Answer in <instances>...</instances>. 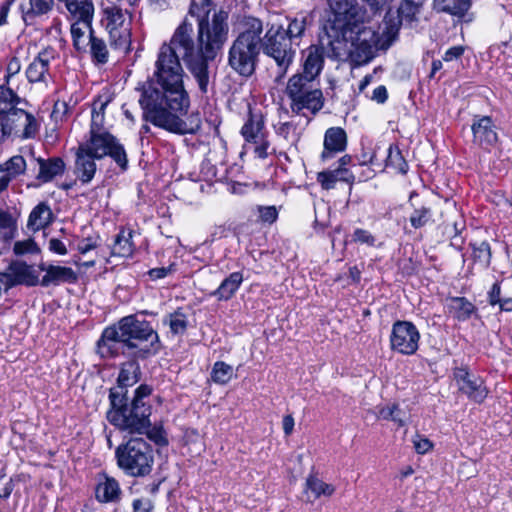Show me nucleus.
I'll return each instance as SVG.
<instances>
[{"mask_svg":"<svg viewBox=\"0 0 512 512\" xmlns=\"http://www.w3.org/2000/svg\"><path fill=\"white\" fill-rule=\"evenodd\" d=\"M212 4V0H191L188 14L198 20L196 39L192 23L185 18L169 42L161 45L155 71L142 88L139 104L143 118L173 133L194 134L201 127L198 115L190 116L189 122L178 115L186 112L190 104L180 60L200 92L206 94L210 85V64L228 39V13L219 10L209 20Z\"/></svg>","mask_w":512,"mask_h":512,"instance_id":"f257e3e1","label":"nucleus"},{"mask_svg":"<svg viewBox=\"0 0 512 512\" xmlns=\"http://www.w3.org/2000/svg\"><path fill=\"white\" fill-rule=\"evenodd\" d=\"M159 350L158 334L149 322L130 315L123 317L117 325L104 329L97 342V352L103 358L120 353L136 359H146Z\"/></svg>","mask_w":512,"mask_h":512,"instance_id":"f03ea898","label":"nucleus"},{"mask_svg":"<svg viewBox=\"0 0 512 512\" xmlns=\"http://www.w3.org/2000/svg\"><path fill=\"white\" fill-rule=\"evenodd\" d=\"M150 394V387L141 385L129 401L125 393L110 390L111 409L107 413L110 423L129 433H147L151 426V406L144 399Z\"/></svg>","mask_w":512,"mask_h":512,"instance_id":"7ed1b4c3","label":"nucleus"},{"mask_svg":"<svg viewBox=\"0 0 512 512\" xmlns=\"http://www.w3.org/2000/svg\"><path fill=\"white\" fill-rule=\"evenodd\" d=\"M263 23L253 16L241 21V31L228 52V65L239 75L250 77L256 69L261 51Z\"/></svg>","mask_w":512,"mask_h":512,"instance_id":"20e7f679","label":"nucleus"},{"mask_svg":"<svg viewBox=\"0 0 512 512\" xmlns=\"http://www.w3.org/2000/svg\"><path fill=\"white\" fill-rule=\"evenodd\" d=\"M19 97L8 87L0 86V142L14 136L21 139L34 138L39 123L31 113L16 108Z\"/></svg>","mask_w":512,"mask_h":512,"instance_id":"39448f33","label":"nucleus"},{"mask_svg":"<svg viewBox=\"0 0 512 512\" xmlns=\"http://www.w3.org/2000/svg\"><path fill=\"white\" fill-rule=\"evenodd\" d=\"M118 466L129 476L144 477L150 474L154 464L152 446L141 437L128 440L116 449Z\"/></svg>","mask_w":512,"mask_h":512,"instance_id":"423d86ee","label":"nucleus"},{"mask_svg":"<svg viewBox=\"0 0 512 512\" xmlns=\"http://www.w3.org/2000/svg\"><path fill=\"white\" fill-rule=\"evenodd\" d=\"M315 81L298 74L289 78L285 93L290 100V109L293 113L305 115L304 110H307L315 115L322 109L324 97Z\"/></svg>","mask_w":512,"mask_h":512,"instance_id":"0eeeda50","label":"nucleus"},{"mask_svg":"<svg viewBox=\"0 0 512 512\" xmlns=\"http://www.w3.org/2000/svg\"><path fill=\"white\" fill-rule=\"evenodd\" d=\"M261 49L277 66L276 82L286 75L296 55V46L284 34L283 25H271L262 36Z\"/></svg>","mask_w":512,"mask_h":512,"instance_id":"6e6552de","label":"nucleus"},{"mask_svg":"<svg viewBox=\"0 0 512 512\" xmlns=\"http://www.w3.org/2000/svg\"><path fill=\"white\" fill-rule=\"evenodd\" d=\"M129 18L128 11L115 4L103 8V22L116 47L126 49L129 44Z\"/></svg>","mask_w":512,"mask_h":512,"instance_id":"1a4fd4ad","label":"nucleus"},{"mask_svg":"<svg viewBox=\"0 0 512 512\" xmlns=\"http://www.w3.org/2000/svg\"><path fill=\"white\" fill-rule=\"evenodd\" d=\"M420 334L415 325L408 321L393 324L390 336L391 348L404 355H412L418 349Z\"/></svg>","mask_w":512,"mask_h":512,"instance_id":"9d476101","label":"nucleus"},{"mask_svg":"<svg viewBox=\"0 0 512 512\" xmlns=\"http://www.w3.org/2000/svg\"><path fill=\"white\" fill-rule=\"evenodd\" d=\"M376 37L371 30H361L352 41L350 57L357 65L368 63L375 55Z\"/></svg>","mask_w":512,"mask_h":512,"instance_id":"9b49d317","label":"nucleus"},{"mask_svg":"<svg viewBox=\"0 0 512 512\" xmlns=\"http://www.w3.org/2000/svg\"><path fill=\"white\" fill-rule=\"evenodd\" d=\"M325 62V48L323 43L312 44L301 52L302 72L298 75L317 79L321 74Z\"/></svg>","mask_w":512,"mask_h":512,"instance_id":"f8f14e48","label":"nucleus"},{"mask_svg":"<svg viewBox=\"0 0 512 512\" xmlns=\"http://www.w3.org/2000/svg\"><path fill=\"white\" fill-rule=\"evenodd\" d=\"M454 377L460 391L465 393L470 399L475 402H482L487 396V390L483 386V381L471 375L464 368H457L454 371Z\"/></svg>","mask_w":512,"mask_h":512,"instance_id":"ddd939ff","label":"nucleus"},{"mask_svg":"<svg viewBox=\"0 0 512 512\" xmlns=\"http://www.w3.org/2000/svg\"><path fill=\"white\" fill-rule=\"evenodd\" d=\"M422 5V1L402 0L398 7V20L390 19L391 16L388 13L385 16L387 34H396L402 21H406L407 23L417 21V16L421 11Z\"/></svg>","mask_w":512,"mask_h":512,"instance_id":"4468645a","label":"nucleus"},{"mask_svg":"<svg viewBox=\"0 0 512 512\" xmlns=\"http://www.w3.org/2000/svg\"><path fill=\"white\" fill-rule=\"evenodd\" d=\"M335 21L341 26L356 23L361 20L360 7L357 0H327Z\"/></svg>","mask_w":512,"mask_h":512,"instance_id":"2eb2a0df","label":"nucleus"},{"mask_svg":"<svg viewBox=\"0 0 512 512\" xmlns=\"http://www.w3.org/2000/svg\"><path fill=\"white\" fill-rule=\"evenodd\" d=\"M471 129L473 133V141L480 147L487 149L498 141L496 126L488 116H482L475 119Z\"/></svg>","mask_w":512,"mask_h":512,"instance_id":"dca6fc26","label":"nucleus"},{"mask_svg":"<svg viewBox=\"0 0 512 512\" xmlns=\"http://www.w3.org/2000/svg\"><path fill=\"white\" fill-rule=\"evenodd\" d=\"M4 273L6 274L9 288L19 284L35 286L39 283L36 271L32 266L27 265L25 262H12L9 265L7 272Z\"/></svg>","mask_w":512,"mask_h":512,"instance_id":"f3484780","label":"nucleus"},{"mask_svg":"<svg viewBox=\"0 0 512 512\" xmlns=\"http://www.w3.org/2000/svg\"><path fill=\"white\" fill-rule=\"evenodd\" d=\"M52 58L53 56L51 51H41L26 69L28 81L31 83H47L50 78L49 65Z\"/></svg>","mask_w":512,"mask_h":512,"instance_id":"a211bd4d","label":"nucleus"},{"mask_svg":"<svg viewBox=\"0 0 512 512\" xmlns=\"http://www.w3.org/2000/svg\"><path fill=\"white\" fill-rule=\"evenodd\" d=\"M347 146V135L340 127L327 129L324 136V149L321 154L323 161L328 160L336 153L343 152Z\"/></svg>","mask_w":512,"mask_h":512,"instance_id":"6ab92c4d","label":"nucleus"},{"mask_svg":"<svg viewBox=\"0 0 512 512\" xmlns=\"http://www.w3.org/2000/svg\"><path fill=\"white\" fill-rule=\"evenodd\" d=\"M39 268L46 272L40 281V284L44 287L77 281V275L70 267L41 264Z\"/></svg>","mask_w":512,"mask_h":512,"instance_id":"aec40b11","label":"nucleus"},{"mask_svg":"<svg viewBox=\"0 0 512 512\" xmlns=\"http://www.w3.org/2000/svg\"><path fill=\"white\" fill-rule=\"evenodd\" d=\"M95 496L101 503L119 501L121 497V489L118 481L106 474L100 475L95 488Z\"/></svg>","mask_w":512,"mask_h":512,"instance_id":"412c9836","label":"nucleus"},{"mask_svg":"<svg viewBox=\"0 0 512 512\" xmlns=\"http://www.w3.org/2000/svg\"><path fill=\"white\" fill-rule=\"evenodd\" d=\"M27 168V160L23 154L14 155L7 160L1 171L3 174L0 176V192L5 190L12 179L24 174Z\"/></svg>","mask_w":512,"mask_h":512,"instance_id":"4be33fe9","label":"nucleus"},{"mask_svg":"<svg viewBox=\"0 0 512 512\" xmlns=\"http://www.w3.org/2000/svg\"><path fill=\"white\" fill-rule=\"evenodd\" d=\"M115 141V137L108 132L94 133L91 134L90 140L80 147L96 159H101L107 155V151H109Z\"/></svg>","mask_w":512,"mask_h":512,"instance_id":"5701e85b","label":"nucleus"},{"mask_svg":"<svg viewBox=\"0 0 512 512\" xmlns=\"http://www.w3.org/2000/svg\"><path fill=\"white\" fill-rule=\"evenodd\" d=\"M96 159L93 155L79 147L76 153L75 174L83 183H89L96 172Z\"/></svg>","mask_w":512,"mask_h":512,"instance_id":"b1692460","label":"nucleus"},{"mask_svg":"<svg viewBox=\"0 0 512 512\" xmlns=\"http://www.w3.org/2000/svg\"><path fill=\"white\" fill-rule=\"evenodd\" d=\"M64 3L67 12L76 21L92 22L94 4L92 0H58Z\"/></svg>","mask_w":512,"mask_h":512,"instance_id":"393cba45","label":"nucleus"},{"mask_svg":"<svg viewBox=\"0 0 512 512\" xmlns=\"http://www.w3.org/2000/svg\"><path fill=\"white\" fill-rule=\"evenodd\" d=\"M140 366L136 360H131L122 364L119 376L117 379V386L111 390H118L120 393L127 395V387L133 386L139 381Z\"/></svg>","mask_w":512,"mask_h":512,"instance_id":"a878e982","label":"nucleus"},{"mask_svg":"<svg viewBox=\"0 0 512 512\" xmlns=\"http://www.w3.org/2000/svg\"><path fill=\"white\" fill-rule=\"evenodd\" d=\"M317 181L325 190L333 189L338 181L352 183L354 175L346 168L337 167L334 170L322 171L317 174Z\"/></svg>","mask_w":512,"mask_h":512,"instance_id":"bb28decb","label":"nucleus"},{"mask_svg":"<svg viewBox=\"0 0 512 512\" xmlns=\"http://www.w3.org/2000/svg\"><path fill=\"white\" fill-rule=\"evenodd\" d=\"M39 165V173L37 179L42 182H49L55 176L61 175L65 169L64 161L59 157L50 158L48 160L36 159Z\"/></svg>","mask_w":512,"mask_h":512,"instance_id":"cd10ccee","label":"nucleus"},{"mask_svg":"<svg viewBox=\"0 0 512 512\" xmlns=\"http://www.w3.org/2000/svg\"><path fill=\"white\" fill-rule=\"evenodd\" d=\"M52 220L51 208L47 203L41 202L31 211L27 226L30 230L38 231L48 226Z\"/></svg>","mask_w":512,"mask_h":512,"instance_id":"c85d7f7f","label":"nucleus"},{"mask_svg":"<svg viewBox=\"0 0 512 512\" xmlns=\"http://www.w3.org/2000/svg\"><path fill=\"white\" fill-rule=\"evenodd\" d=\"M287 20L288 25L286 28L284 27V34L287 36L289 41L298 47L309 25L308 17L301 15L293 18H287Z\"/></svg>","mask_w":512,"mask_h":512,"instance_id":"c756f323","label":"nucleus"},{"mask_svg":"<svg viewBox=\"0 0 512 512\" xmlns=\"http://www.w3.org/2000/svg\"><path fill=\"white\" fill-rule=\"evenodd\" d=\"M241 134L246 141L258 143L264 139V121L262 116L250 114L249 119L241 129Z\"/></svg>","mask_w":512,"mask_h":512,"instance_id":"7c9ffc66","label":"nucleus"},{"mask_svg":"<svg viewBox=\"0 0 512 512\" xmlns=\"http://www.w3.org/2000/svg\"><path fill=\"white\" fill-rule=\"evenodd\" d=\"M242 281V274L240 272H233L222 281L218 289L212 292V295L218 300H229L235 294Z\"/></svg>","mask_w":512,"mask_h":512,"instance_id":"2f4dec72","label":"nucleus"},{"mask_svg":"<svg viewBox=\"0 0 512 512\" xmlns=\"http://www.w3.org/2000/svg\"><path fill=\"white\" fill-rule=\"evenodd\" d=\"M70 30L75 49L79 52L86 51L89 42V35L87 36L86 32H93L91 22L75 21Z\"/></svg>","mask_w":512,"mask_h":512,"instance_id":"473e14b6","label":"nucleus"},{"mask_svg":"<svg viewBox=\"0 0 512 512\" xmlns=\"http://www.w3.org/2000/svg\"><path fill=\"white\" fill-rule=\"evenodd\" d=\"M470 7V0H433V9L453 16H463Z\"/></svg>","mask_w":512,"mask_h":512,"instance_id":"72a5a7b5","label":"nucleus"},{"mask_svg":"<svg viewBox=\"0 0 512 512\" xmlns=\"http://www.w3.org/2000/svg\"><path fill=\"white\" fill-rule=\"evenodd\" d=\"M447 307L449 312L460 321L467 320L475 311V306L464 297L451 298Z\"/></svg>","mask_w":512,"mask_h":512,"instance_id":"f704fd0d","label":"nucleus"},{"mask_svg":"<svg viewBox=\"0 0 512 512\" xmlns=\"http://www.w3.org/2000/svg\"><path fill=\"white\" fill-rule=\"evenodd\" d=\"M90 54L92 60L97 64H105L108 62L109 52L105 41L94 35L93 32L89 34Z\"/></svg>","mask_w":512,"mask_h":512,"instance_id":"c9c22d12","label":"nucleus"},{"mask_svg":"<svg viewBox=\"0 0 512 512\" xmlns=\"http://www.w3.org/2000/svg\"><path fill=\"white\" fill-rule=\"evenodd\" d=\"M55 0H29V7L23 11L25 21L32 20L36 16L45 15L50 12L54 6Z\"/></svg>","mask_w":512,"mask_h":512,"instance_id":"e433bc0d","label":"nucleus"},{"mask_svg":"<svg viewBox=\"0 0 512 512\" xmlns=\"http://www.w3.org/2000/svg\"><path fill=\"white\" fill-rule=\"evenodd\" d=\"M306 491H310L314 499H317L321 496L330 497L335 492V487L331 484L325 483L321 479L310 475L306 479Z\"/></svg>","mask_w":512,"mask_h":512,"instance_id":"4c0bfd02","label":"nucleus"},{"mask_svg":"<svg viewBox=\"0 0 512 512\" xmlns=\"http://www.w3.org/2000/svg\"><path fill=\"white\" fill-rule=\"evenodd\" d=\"M131 237V231L125 232L122 230L115 238L114 245L112 247V254L121 257L130 256L133 251V245L130 241Z\"/></svg>","mask_w":512,"mask_h":512,"instance_id":"58836bf2","label":"nucleus"},{"mask_svg":"<svg viewBox=\"0 0 512 512\" xmlns=\"http://www.w3.org/2000/svg\"><path fill=\"white\" fill-rule=\"evenodd\" d=\"M183 441L192 454L199 455L204 451V441L200 433L195 429H187L183 436Z\"/></svg>","mask_w":512,"mask_h":512,"instance_id":"ea45409f","label":"nucleus"},{"mask_svg":"<svg viewBox=\"0 0 512 512\" xmlns=\"http://www.w3.org/2000/svg\"><path fill=\"white\" fill-rule=\"evenodd\" d=\"M386 165L393 167L398 172L406 174L408 171V164L402 156L398 147L390 146L388 149V155L386 159Z\"/></svg>","mask_w":512,"mask_h":512,"instance_id":"a19ab883","label":"nucleus"},{"mask_svg":"<svg viewBox=\"0 0 512 512\" xmlns=\"http://www.w3.org/2000/svg\"><path fill=\"white\" fill-rule=\"evenodd\" d=\"M473 259L479 262L483 267H488L491 261L490 245L486 241L472 244Z\"/></svg>","mask_w":512,"mask_h":512,"instance_id":"79ce46f5","label":"nucleus"},{"mask_svg":"<svg viewBox=\"0 0 512 512\" xmlns=\"http://www.w3.org/2000/svg\"><path fill=\"white\" fill-rule=\"evenodd\" d=\"M379 416L397 423L398 426H404L408 419L406 413L400 410L397 405L383 407L379 411Z\"/></svg>","mask_w":512,"mask_h":512,"instance_id":"37998d69","label":"nucleus"},{"mask_svg":"<svg viewBox=\"0 0 512 512\" xmlns=\"http://www.w3.org/2000/svg\"><path fill=\"white\" fill-rule=\"evenodd\" d=\"M232 376V367L224 362H216L212 370V380L215 383L225 384Z\"/></svg>","mask_w":512,"mask_h":512,"instance_id":"c03bdc74","label":"nucleus"},{"mask_svg":"<svg viewBox=\"0 0 512 512\" xmlns=\"http://www.w3.org/2000/svg\"><path fill=\"white\" fill-rule=\"evenodd\" d=\"M108 102H103L100 104L99 108H97V104H94L92 111V121H91V130L90 134L103 132V123H104V109L107 106Z\"/></svg>","mask_w":512,"mask_h":512,"instance_id":"a18cd8bd","label":"nucleus"},{"mask_svg":"<svg viewBox=\"0 0 512 512\" xmlns=\"http://www.w3.org/2000/svg\"><path fill=\"white\" fill-rule=\"evenodd\" d=\"M107 155H109L122 170L127 168L128 159L126 152L121 144L115 141V143L110 147L109 151H107Z\"/></svg>","mask_w":512,"mask_h":512,"instance_id":"49530a36","label":"nucleus"},{"mask_svg":"<svg viewBox=\"0 0 512 512\" xmlns=\"http://www.w3.org/2000/svg\"><path fill=\"white\" fill-rule=\"evenodd\" d=\"M431 217L430 209L427 207H422L420 209H416L410 217L411 225L418 229L423 227L428 223Z\"/></svg>","mask_w":512,"mask_h":512,"instance_id":"de8ad7c7","label":"nucleus"},{"mask_svg":"<svg viewBox=\"0 0 512 512\" xmlns=\"http://www.w3.org/2000/svg\"><path fill=\"white\" fill-rule=\"evenodd\" d=\"M169 326L171 331L175 334H181L186 330L187 321L186 317L181 312H175L170 315Z\"/></svg>","mask_w":512,"mask_h":512,"instance_id":"09e8293b","label":"nucleus"},{"mask_svg":"<svg viewBox=\"0 0 512 512\" xmlns=\"http://www.w3.org/2000/svg\"><path fill=\"white\" fill-rule=\"evenodd\" d=\"M353 241L374 246L376 239L370 232L364 229H356L353 234Z\"/></svg>","mask_w":512,"mask_h":512,"instance_id":"8fccbe9b","label":"nucleus"},{"mask_svg":"<svg viewBox=\"0 0 512 512\" xmlns=\"http://www.w3.org/2000/svg\"><path fill=\"white\" fill-rule=\"evenodd\" d=\"M36 250V244L33 240L18 241L14 244V252L17 255L31 253Z\"/></svg>","mask_w":512,"mask_h":512,"instance_id":"3c124183","label":"nucleus"},{"mask_svg":"<svg viewBox=\"0 0 512 512\" xmlns=\"http://www.w3.org/2000/svg\"><path fill=\"white\" fill-rule=\"evenodd\" d=\"M260 219L263 222L273 223L278 216L275 206L259 207Z\"/></svg>","mask_w":512,"mask_h":512,"instance_id":"603ef678","label":"nucleus"},{"mask_svg":"<svg viewBox=\"0 0 512 512\" xmlns=\"http://www.w3.org/2000/svg\"><path fill=\"white\" fill-rule=\"evenodd\" d=\"M153 508V503L148 498L136 499L133 501L134 512H150Z\"/></svg>","mask_w":512,"mask_h":512,"instance_id":"864d4df0","label":"nucleus"},{"mask_svg":"<svg viewBox=\"0 0 512 512\" xmlns=\"http://www.w3.org/2000/svg\"><path fill=\"white\" fill-rule=\"evenodd\" d=\"M413 443L415 450L420 454H424L432 448V443L428 439L419 436L413 440Z\"/></svg>","mask_w":512,"mask_h":512,"instance_id":"5fc2aeb1","label":"nucleus"},{"mask_svg":"<svg viewBox=\"0 0 512 512\" xmlns=\"http://www.w3.org/2000/svg\"><path fill=\"white\" fill-rule=\"evenodd\" d=\"M464 51H465V48L463 46L451 47L445 52V54L443 56V60L446 62H449L454 59H458L463 55Z\"/></svg>","mask_w":512,"mask_h":512,"instance_id":"6e6d98bb","label":"nucleus"},{"mask_svg":"<svg viewBox=\"0 0 512 512\" xmlns=\"http://www.w3.org/2000/svg\"><path fill=\"white\" fill-rule=\"evenodd\" d=\"M489 303L491 305L499 304L501 305V301H503V298L501 297V289L500 285L498 283L493 284L489 294Z\"/></svg>","mask_w":512,"mask_h":512,"instance_id":"4d7b16f0","label":"nucleus"},{"mask_svg":"<svg viewBox=\"0 0 512 512\" xmlns=\"http://www.w3.org/2000/svg\"><path fill=\"white\" fill-rule=\"evenodd\" d=\"M13 490L12 481L0 476V498H8Z\"/></svg>","mask_w":512,"mask_h":512,"instance_id":"13d9d810","label":"nucleus"},{"mask_svg":"<svg viewBox=\"0 0 512 512\" xmlns=\"http://www.w3.org/2000/svg\"><path fill=\"white\" fill-rule=\"evenodd\" d=\"M366 4L369 6L370 10L374 13H378L384 11L388 5L390 0H364Z\"/></svg>","mask_w":512,"mask_h":512,"instance_id":"bf43d9fd","label":"nucleus"},{"mask_svg":"<svg viewBox=\"0 0 512 512\" xmlns=\"http://www.w3.org/2000/svg\"><path fill=\"white\" fill-rule=\"evenodd\" d=\"M21 69V64L18 58L13 57L8 65H7V82L9 81V78L19 73Z\"/></svg>","mask_w":512,"mask_h":512,"instance_id":"052dcab7","label":"nucleus"},{"mask_svg":"<svg viewBox=\"0 0 512 512\" xmlns=\"http://www.w3.org/2000/svg\"><path fill=\"white\" fill-rule=\"evenodd\" d=\"M49 248L51 251L60 254L65 255L67 253V249L62 241L56 238H52L49 241Z\"/></svg>","mask_w":512,"mask_h":512,"instance_id":"680f3d73","label":"nucleus"},{"mask_svg":"<svg viewBox=\"0 0 512 512\" xmlns=\"http://www.w3.org/2000/svg\"><path fill=\"white\" fill-rule=\"evenodd\" d=\"M388 94L385 86H378L373 91L372 99L378 103H384L387 100Z\"/></svg>","mask_w":512,"mask_h":512,"instance_id":"e2e57ef3","label":"nucleus"},{"mask_svg":"<svg viewBox=\"0 0 512 512\" xmlns=\"http://www.w3.org/2000/svg\"><path fill=\"white\" fill-rule=\"evenodd\" d=\"M256 144H257V146L255 147V150H254L255 154L259 158H262V159L266 158L268 155L267 149H268L269 143L264 138L261 142H258Z\"/></svg>","mask_w":512,"mask_h":512,"instance_id":"0e129e2a","label":"nucleus"},{"mask_svg":"<svg viewBox=\"0 0 512 512\" xmlns=\"http://www.w3.org/2000/svg\"><path fill=\"white\" fill-rule=\"evenodd\" d=\"M282 425L285 435H290L294 429V418L291 415L284 416Z\"/></svg>","mask_w":512,"mask_h":512,"instance_id":"69168bd1","label":"nucleus"},{"mask_svg":"<svg viewBox=\"0 0 512 512\" xmlns=\"http://www.w3.org/2000/svg\"><path fill=\"white\" fill-rule=\"evenodd\" d=\"M96 247V241H93L92 239H86L78 245V250L84 254Z\"/></svg>","mask_w":512,"mask_h":512,"instance_id":"338daca9","label":"nucleus"},{"mask_svg":"<svg viewBox=\"0 0 512 512\" xmlns=\"http://www.w3.org/2000/svg\"><path fill=\"white\" fill-rule=\"evenodd\" d=\"M170 269L161 267V268H154L149 271V275L153 279H161L164 278L168 273Z\"/></svg>","mask_w":512,"mask_h":512,"instance_id":"774afa93","label":"nucleus"}]
</instances>
